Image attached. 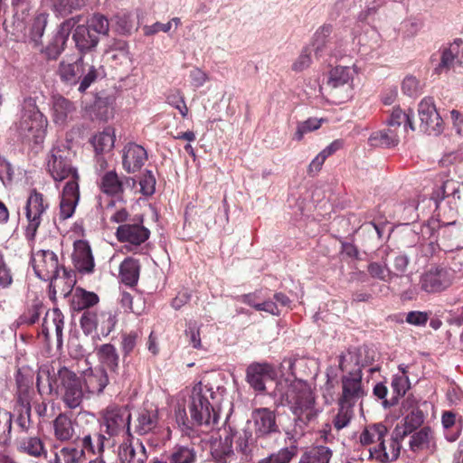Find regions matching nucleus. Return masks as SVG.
Masks as SVG:
<instances>
[{
    "instance_id": "f257e3e1",
    "label": "nucleus",
    "mask_w": 463,
    "mask_h": 463,
    "mask_svg": "<svg viewBox=\"0 0 463 463\" xmlns=\"http://www.w3.org/2000/svg\"><path fill=\"white\" fill-rule=\"evenodd\" d=\"M295 362L293 358H285L281 362L279 372L282 379L278 383V392L281 403L288 406L294 415V429L286 431V434L289 439L296 441L304 435L305 429L317 420L321 411L317 406L315 390L311 384L295 377Z\"/></svg>"
},
{
    "instance_id": "f03ea898",
    "label": "nucleus",
    "mask_w": 463,
    "mask_h": 463,
    "mask_svg": "<svg viewBox=\"0 0 463 463\" xmlns=\"http://www.w3.org/2000/svg\"><path fill=\"white\" fill-rule=\"evenodd\" d=\"M214 399L215 392L209 383L199 382L193 387L187 407L194 423L210 426L217 422L218 415L213 404Z\"/></svg>"
},
{
    "instance_id": "7ed1b4c3",
    "label": "nucleus",
    "mask_w": 463,
    "mask_h": 463,
    "mask_svg": "<svg viewBox=\"0 0 463 463\" xmlns=\"http://www.w3.org/2000/svg\"><path fill=\"white\" fill-rule=\"evenodd\" d=\"M355 74L354 67L335 66L332 68L327 73L325 84L327 100L335 104L349 100L353 96Z\"/></svg>"
},
{
    "instance_id": "20e7f679",
    "label": "nucleus",
    "mask_w": 463,
    "mask_h": 463,
    "mask_svg": "<svg viewBox=\"0 0 463 463\" xmlns=\"http://www.w3.org/2000/svg\"><path fill=\"white\" fill-rule=\"evenodd\" d=\"M53 386L67 408L72 410L80 407L84 392L81 380L73 371L66 366L59 368L57 373L51 377L50 387Z\"/></svg>"
},
{
    "instance_id": "39448f33",
    "label": "nucleus",
    "mask_w": 463,
    "mask_h": 463,
    "mask_svg": "<svg viewBox=\"0 0 463 463\" xmlns=\"http://www.w3.org/2000/svg\"><path fill=\"white\" fill-rule=\"evenodd\" d=\"M47 119L38 109L33 99L24 103L21 119L17 125L19 135L38 144L43 140L47 128Z\"/></svg>"
},
{
    "instance_id": "423d86ee",
    "label": "nucleus",
    "mask_w": 463,
    "mask_h": 463,
    "mask_svg": "<svg viewBox=\"0 0 463 463\" xmlns=\"http://www.w3.org/2000/svg\"><path fill=\"white\" fill-rule=\"evenodd\" d=\"M61 80L68 85L80 82L79 91L84 92L97 79V70L94 65L85 62L82 58L73 62L62 60L58 68Z\"/></svg>"
},
{
    "instance_id": "0eeeda50",
    "label": "nucleus",
    "mask_w": 463,
    "mask_h": 463,
    "mask_svg": "<svg viewBox=\"0 0 463 463\" xmlns=\"http://www.w3.org/2000/svg\"><path fill=\"white\" fill-rule=\"evenodd\" d=\"M131 413L127 406L110 404L101 412V425L109 437H131Z\"/></svg>"
},
{
    "instance_id": "6e6552de",
    "label": "nucleus",
    "mask_w": 463,
    "mask_h": 463,
    "mask_svg": "<svg viewBox=\"0 0 463 463\" xmlns=\"http://www.w3.org/2000/svg\"><path fill=\"white\" fill-rule=\"evenodd\" d=\"M71 151L62 147H53L47 160L48 171L56 182L68 181L78 182L77 169L71 165Z\"/></svg>"
},
{
    "instance_id": "1a4fd4ad",
    "label": "nucleus",
    "mask_w": 463,
    "mask_h": 463,
    "mask_svg": "<svg viewBox=\"0 0 463 463\" xmlns=\"http://www.w3.org/2000/svg\"><path fill=\"white\" fill-rule=\"evenodd\" d=\"M32 265L36 276L44 281H50V287L56 292L60 280L57 255L49 250H38L33 255Z\"/></svg>"
},
{
    "instance_id": "9d476101",
    "label": "nucleus",
    "mask_w": 463,
    "mask_h": 463,
    "mask_svg": "<svg viewBox=\"0 0 463 463\" xmlns=\"http://www.w3.org/2000/svg\"><path fill=\"white\" fill-rule=\"evenodd\" d=\"M401 413L404 417L396 425L394 431H396L398 439H404L421 426L424 421V414L418 406V401L411 395L402 402Z\"/></svg>"
},
{
    "instance_id": "9b49d317",
    "label": "nucleus",
    "mask_w": 463,
    "mask_h": 463,
    "mask_svg": "<svg viewBox=\"0 0 463 463\" xmlns=\"http://www.w3.org/2000/svg\"><path fill=\"white\" fill-rule=\"evenodd\" d=\"M362 371L344 373L341 377V394L339 402L355 405L359 400L366 395V390L363 383Z\"/></svg>"
},
{
    "instance_id": "f8f14e48",
    "label": "nucleus",
    "mask_w": 463,
    "mask_h": 463,
    "mask_svg": "<svg viewBox=\"0 0 463 463\" xmlns=\"http://www.w3.org/2000/svg\"><path fill=\"white\" fill-rule=\"evenodd\" d=\"M420 288L427 293L441 292L452 284L450 272L441 267H431L420 276Z\"/></svg>"
},
{
    "instance_id": "ddd939ff",
    "label": "nucleus",
    "mask_w": 463,
    "mask_h": 463,
    "mask_svg": "<svg viewBox=\"0 0 463 463\" xmlns=\"http://www.w3.org/2000/svg\"><path fill=\"white\" fill-rule=\"evenodd\" d=\"M420 130L429 135H439L442 131V119L432 99L426 98L419 104Z\"/></svg>"
},
{
    "instance_id": "4468645a",
    "label": "nucleus",
    "mask_w": 463,
    "mask_h": 463,
    "mask_svg": "<svg viewBox=\"0 0 463 463\" xmlns=\"http://www.w3.org/2000/svg\"><path fill=\"white\" fill-rule=\"evenodd\" d=\"M44 204L43 194L33 191L29 196L26 203V218L28 225L26 227V237L29 240H33L38 227L41 223V216L47 208Z\"/></svg>"
},
{
    "instance_id": "2eb2a0df",
    "label": "nucleus",
    "mask_w": 463,
    "mask_h": 463,
    "mask_svg": "<svg viewBox=\"0 0 463 463\" xmlns=\"http://www.w3.org/2000/svg\"><path fill=\"white\" fill-rule=\"evenodd\" d=\"M150 235V232L143 225V220L138 218L136 222H127L118 227L117 239L121 242H127L133 247L144 243Z\"/></svg>"
},
{
    "instance_id": "dca6fc26",
    "label": "nucleus",
    "mask_w": 463,
    "mask_h": 463,
    "mask_svg": "<svg viewBox=\"0 0 463 463\" xmlns=\"http://www.w3.org/2000/svg\"><path fill=\"white\" fill-rule=\"evenodd\" d=\"M53 436L61 442L75 441L80 439L81 430L67 413H60L52 421Z\"/></svg>"
},
{
    "instance_id": "f3484780",
    "label": "nucleus",
    "mask_w": 463,
    "mask_h": 463,
    "mask_svg": "<svg viewBox=\"0 0 463 463\" xmlns=\"http://www.w3.org/2000/svg\"><path fill=\"white\" fill-rule=\"evenodd\" d=\"M83 416L90 418L91 420L90 422L89 419H86V421L90 424L86 429L83 428L81 430L80 438L82 445L81 449H83V451L86 449L93 454H99L104 450V441L106 437L97 431V423L92 414L84 413Z\"/></svg>"
},
{
    "instance_id": "a211bd4d",
    "label": "nucleus",
    "mask_w": 463,
    "mask_h": 463,
    "mask_svg": "<svg viewBox=\"0 0 463 463\" xmlns=\"http://www.w3.org/2000/svg\"><path fill=\"white\" fill-rule=\"evenodd\" d=\"M254 432L258 438L267 437L279 431L275 412L268 408L255 409L251 412Z\"/></svg>"
},
{
    "instance_id": "6ab92c4d",
    "label": "nucleus",
    "mask_w": 463,
    "mask_h": 463,
    "mask_svg": "<svg viewBox=\"0 0 463 463\" xmlns=\"http://www.w3.org/2000/svg\"><path fill=\"white\" fill-rule=\"evenodd\" d=\"M136 181L132 177H119L115 171H109L100 179V190L112 196H121L126 189H133Z\"/></svg>"
},
{
    "instance_id": "aec40b11",
    "label": "nucleus",
    "mask_w": 463,
    "mask_h": 463,
    "mask_svg": "<svg viewBox=\"0 0 463 463\" xmlns=\"http://www.w3.org/2000/svg\"><path fill=\"white\" fill-rule=\"evenodd\" d=\"M80 21V16L72 17L63 22L57 33L54 34L52 42L45 48L44 52L49 59L55 60L64 49V45L71 30Z\"/></svg>"
},
{
    "instance_id": "412c9836",
    "label": "nucleus",
    "mask_w": 463,
    "mask_h": 463,
    "mask_svg": "<svg viewBox=\"0 0 463 463\" xmlns=\"http://www.w3.org/2000/svg\"><path fill=\"white\" fill-rule=\"evenodd\" d=\"M234 433L231 429H223L219 439L212 443L211 453L217 463H232L235 460L232 449Z\"/></svg>"
},
{
    "instance_id": "4be33fe9",
    "label": "nucleus",
    "mask_w": 463,
    "mask_h": 463,
    "mask_svg": "<svg viewBox=\"0 0 463 463\" xmlns=\"http://www.w3.org/2000/svg\"><path fill=\"white\" fill-rule=\"evenodd\" d=\"M275 377L276 373L274 369L268 364H253L247 368V382L258 392L265 391L266 383L272 382Z\"/></svg>"
},
{
    "instance_id": "5701e85b",
    "label": "nucleus",
    "mask_w": 463,
    "mask_h": 463,
    "mask_svg": "<svg viewBox=\"0 0 463 463\" xmlns=\"http://www.w3.org/2000/svg\"><path fill=\"white\" fill-rule=\"evenodd\" d=\"M82 381L86 392L99 395L109 384V376L104 367H90L83 371Z\"/></svg>"
},
{
    "instance_id": "b1692460",
    "label": "nucleus",
    "mask_w": 463,
    "mask_h": 463,
    "mask_svg": "<svg viewBox=\"0 0 463 463\" xmlns=\"http://www.w3.org/2000/svg\"><path fill=\"white\" fill-rule=\"evenodd\" d=\"M122 153V165L128 173L140 170L147 159L146 151L135 143L126 145Z\"/></svg>"
},
{
    "instance_id": "393cba45",
    "label": "nucleus",
    "mask_w": 463,
    "mask_h": 463,
    "mask_svg": "<svg viewBox=\"0 0 463 463\" xmlns=\"http://www.w3.org/2000/svg\"><path fill=\"white\" fill-rule=\"evenodd\" d=\"M80 199L79 184L75 181H68L62 190L59 217L61 220L71 218Z\"/></svg>"
},
{
    "instance_id": "a878e982",
    "label": "nucleus",
    "mask_w": 463,
    "mask_h": 463,
    "mask_svg": "<svg viewBox=\"0 0 463 463\" xmlns=\"http://www.w3.org/2000/svg\"><path fill=\"white\" fill-rule=\"evenodd\" d=\"M402 439H398L396 431L393 430L392 437L388 446L384 441H381L378 447L369 449L370 457L375 458L381 463H386L397 459L400 456Z\"/></svg>"
},
{
    "instance_id": "bb28decb",
    "label": "nucleus",
    "mask_w": 463,
    "mask_h": 463,
    "mask_svg": "<svg viewBox=\"0 0 463 463\" xmlns=\"http://www.w3.org/2000/svg\"><path fill=\"white\" fill-rule=\"evenodd\" d=\"M76 108L72 102L62 96H53L52 100V118L54 124L65 126L72 118Z\"/></svg>"
},
{
    "instance_id": "cd10ccee",
    "label": "nucleus",
    "mask_w": 463,
    "mask_h": 463,
    "mask_svg": "<svg viewBox=\"0 0 463 463\" xmlns=\"http://www.w3.org/2000/svg\"><path fill=\"white\" fill-rule=\"evenodd\" d=\"M158 425V411L156 408H143L134 420V430L138 435L152 432Z\"/></svg>"
},
{
    "instance_id": "c85d7f7f",
    "label": "nucleus",
    "mask_w": 463,
    "mask_h": 463,
    "mask_svg": "<svg viewBox=\"0 0 463 463\" xmlns=\"http://www.w3.org/2000/svg\"><path fill=\"white\" fill-rule=\"evenodd\" d=\"M72 260L80 271L91 272L93 270L94 259L87 241L79 240L74 242Z\"/></svg>"
},
{
    "instance_id": "c756f323",
    "label": "nucleus",
    "mask_w": 463,
    "mask_h": 463,
    "mask_svg": "<svg viewBox=\"0 0 463 463\" xmlns=\"http://www.w3.org/2000/svg\"><path fill=\"white\" fill-rule=\"evenodd\" d=\"M457 66H463V42L461 40L455 41L443 50L440 63L437 70L441 72L444 69H455Z\"/></svg>"
},
{
    "instance_id": "7c9ffc66",
    "label": "nucleus",
    "mask_w": 463,
    "mask_h": 463,
    "mask_svg": "<svg viewBox=\"0 0 463 463\" xmlns=\"http://www.w3.org/2000/svg\"><path fill=\"white\" fill-rule=\"evenodd\" d=\"M409 446L413 452L421 450L433 452L436 449V440L433 430L430 427H423L418 431L414 430L411 436Z\"/></svg>"
},
{
    "instance_id": "2f4dec72",
    "label": "nucleus",
    "mask_w": 463,
    "mask_h": 463,
    "mask_svg": "<svg viewBox=\"0 0 463 463\" xmlns=\"http://www.w3.org/2000/svg\"><path fill=\"white\" fill-rule=\"evenodd\" d=\"M106 57L116 66H128L131 63L128 46L125 41L114 40L105 52Z\"/></svg>"
},
{
    "instance_id": "473e14b6",
    "label": "nucleus",
    "mask_w": 463,
    "mask_h": 463,
    "mask_svg": "<svg viewBox=\"0 0 463 463\" xmlns=\"http://www.w3.org/2000/svg\"><path fill=\"white\" fill-rule=\"evenodd\" d=\"M119 457L128 463H145L148 455L144 444L137 441L121 446L119 448Z\"/></svg>"
},
{
    "instance_id": "72a5a7b5",
    "label": "nucleus",
    "mask_w": 463,
    "mask_h": 463,
    "mask_svg": "<svg viewBox=\"0 0 463 463\" xmlns=\"http://www.w3.org/2000/svg\"><path fill=\"white\" fill-rule=\"evenodd\" d=\"M73 40L80 51H88L94 48L99 43L97 33H93L87 24H78L73 33Z\"/></svg>"
},
{
    "instance_id": "f704fd0d",
    "label": "nucleus",
    "mask_w": 463,
    "mask_h": 463,
    "mask_svg": "<svg viewBox=\"0 0 463 463\" xmlns=\"http://www.w3.org/2000/svg\"><path fill=\"white\" fill-rule=\"evenodd\" d=\"M63 326L64 317L58 308H53L46 313L43 324V331L48 334L54 330L58 342L61 341Z\"/></svg>"
},
{
    "instance_id": "c9c22d12",
    "label": "nucleus",
    "mask_w": 463,
    "mask_h": 463,
    "mask_svg": "<svg viewBox=\"0 0 463 463\" xmlns=\"http://www.w3.org/2000/svg\"><path fill=\"white\" fill-rule=\"evenodd\" d=\"M400 136V131L388 128L386 130L373 133L369 143L373 146H394L399 143Z\"/></svg>"
},
{
    "instance_id": "e433bc0d",
    "label": "nucleus",
    "mask_w": 463,
    "mask_h": 463,
    "mask_svg": "<svg viewBox=\"0 0 463 463\" xmlns=\"http://www.w3.org/2000/svg\"><path fill=\"white\" fill-rule=\"evenodd\" d=\"M388 430L383 423L368 425L360 434V442L363 445H370L375 442L384 441Z\"/></svg>"
},
{
    "instance_id": "4c0bfd02",
    "label": "nucleus",
    "mask_w": 463,
    "mask_h": 463,
    "mask_svg": "<svg viewBox=\"0 0 463 463\" xmlns=\"http://www.w3.org/2000/svg\"><path fill=\"white\" fill-rule=\"evenodd\" d=\"M197 452L193 445H176L168 457V463H195Z\"/></svg>"
},
{
    "instance_id": "58836bf2",
    "label": "nucleus",
    "mask_w": 463,
    "mask_h": 463,
    "mask_svg": "<svg viewBox=\"0 0 463 463\" xmlns=\"http://www.w3.org/2000/svg\"><path fill=\"white\" fill-rule=\"evenodd\" d=\"M337 412L334 416L332 424L336 430L346 428L354 417V406L337 401Z\"/></svg>"
},
{
    "instance_id": "ea45409f",
    "label": "nucleus",
    "mask_w": 463,
    "mask_h": 463,
    "mask_svg": "<svg viewBox=\"0 0 463 463\" xmlns=\"http://www.w3.org/2000/svg\"><path fill=\"white\" fill-rule=\"evenodd\" d=\"M332 457V451L325 446L312 447L305 451L298 463H329Z\"/></svg>"
},
{
    "instance_id": "a19ab883",
    "label": "nucleus",
    "mask_w": 463,
    "mask_h": 463,
    "mask_svg": "<svg viewBox=\"0 0 463 463\" xmlns=\"http://www.w3.org/2000/svg\"><path fill=\"white\" fill-rule=\"evenodd\" d=\"M408 127L411 130H415L411 116L400 109H394L388 119V128L400 131V135H402Z\"/></svg>"
},
{
    "instance_id": "79ce46f5",
    "label": "nucleus",
    "mask_w": 463,
    "mask_h": 463,
    "mask_svg": "<svg viewBox=\"0 0 463 463\" xmlns=\"http://www.w3.org/2000/svg\"><path fill=\"white\" fill-rule=\"evenodd\" d=\"M119 276L123 283L133 286L139 277V265L137 260L127 258L120 265Z\"/></svg>"
},
{
    "instance_id": "37998d69",
    "label": "nucleus",
    "mask_w": 463,
    "mask_h": 463,
    "mask_svg": "<svg viewBox=\"0 0 463 463\" xmlns=\"http://www.w3.org/2000/svg\"><path fill=\"white\" fill-rule=\"evenodd\" d=\"M97 355L99 362L111 372H116L118 368L119 357L114 345L110 344L100 345L97 350Z\"/></svg>"
},
{
    "instance_id": "c03bdc74",
    "label": "nucleus",
    "mask_w": 463,
    "mask_h": 463,
    "mask_svg": "<svg viewBox=\"0 0 463 463\" xmlns=\"http://www.w3.org/2000/svg\"><path fill=\"white\" fill-rule=\"evenodd\" d=\"M91 143L97 153L111 151L115 143L114 130L110 128L104 129L92 137Z\"/></svg>"
},
{
    "instance_id": "a18cd8bd",
    "label": "nucleus",
    "mask_w": 463,
    "mask_h": 463,
    "mask_svg": "<svg viewBox=\"0 0 463 463\" xmlns=\"http://www.w3.org/2000/svg\"><path fill=\"white\" fill-rule=\"evenodd\" d=\"M339 369L345 373L362 371L359 354L356 349H348L339 356Z\"/></svg>"
},
{
    "instance_id": "49530a36",
    "label": "nucleus",
    "mask_w": 463,
    "mask_h": 463,
    "mask_svg": "<svg viewBox=\"0 0 463 463\" xmlns=\"http://www.w3.org/2000/svg\"><path fill=\"white\" fill-rule=\"evenodd\" d=\"M99 301L98 296L93 292L86 291L77 288L72 296V307L75 310L87 309L94 306Z\"/></svg>"
},
{
    "instance_id": "de8ad7c7",
    "label": "nucleus",
    "mask_w": 463,
    "mask_h": 463,
    "mask_svg": "<svg viewBox=\"0 0 463 463\" xmlns=\"http://www.w3.org/2000/svg\"><path fill=\"white\" fill-rule=\"evenodd\" d=\"M20 449L33 457H47L44 443L39 437L24 438L20 443Z\"/></svg>"
},
{
    "instance_id": "09e8293b",
    "label": "nucleus",
    "mask_w": 463,
    "mask_h": 463,
    "mask_svg": "<svg viewBox=\"0 0 463 463\" xmlns=\"http://www.w3.org/2000/svg\"><path fill=\"white\" fill-rule=\"evenodd\" d=\"M83 456V449L72 446H65L55 452L53 460L57 463H80Z\"/></svg>"
},
{
    "instance_id": "8fccbe9b",
    "label": "nucleus",
    "mask_w": 463,
    "mask_h": 463,
    "mask_svg": "<svg viewBox=\"0 0 463 463\" xmlns=\"http://www.w3.org/2000/svg\"><path fill=\"white\" fill-rule=\"evenodd\" d=\"M46 24V14H40L34 18L29 33L30 42L33 43L34 47L42 46V37L43 35Z\"/></svg>"
},
{
    "instance_id": "3c124183",
    "label": "nucleus",
    "mask_w": 463,
    "mask_h": 463,
    "mask_svg": "<svg viewBox=\"0 0 463 463\" xmlns=\"http://www.w3.org/2000/svg\"><path fill=\"white\" fill-rule=\"evenodd\" d=\"M409 264H410V258L407 255H405V254L396 255L393 258V260L392 261V266L390 268L392 279L393 280L395 278L410 279V276L407 274Z\"/></svg>"
},
{
    "instance_id": "603ef678",
    "label": "nucleus",
    "mask_w": 463,
    "mask_h": 463,
    "mask_svg": "<svg viewBox=\"0 0 463 463\" xmlns=\"http://www.w3.org/2000/svg\"><path fill=\"white\" fill-rule=\"evenodd\" d=\"M399 370L401 372L395 374L392 380V388L397 396H403L410 389L411 383L405 371V366L403 364L400 365Z\"/></svg>"
},
{
    "instance_id": "864d4df0",
    "label": "nucleus",
    "mask_w": 463,
    "mask_h": 463,
    "mask_svg": "<svg viewBox=\"0 0 463 463\" xmlns=\"http://www.w3.org/2000/svg\"><path fill=\"white\" fill-rule=\"evenodd\" d=\"M12 415L10 412L0 410V445L6 446L11 441Z\"/></svg>"
},
{
    "instance_id": "5fc2aeb1",
    "label": "nucleus",
    "mask_w": 463,
    "mask_h": 463,
    "mask_svg": "<svg viewBox=\"0 0 463 463\" xmlns=\"http://www.w3.org/2000/svg\"><path fill=\"white\" fill-rule=\"evenodd\" d=\"M295 456L294 448H283L269 456L261 458L258 463H289Z\"/></svg>"
},
{
    "instance_id": "6e6d98bb",
    "label": "nucleus",
    "mask_w": 463,
    "mask_h": 463,
    "mask_svg": "<svg viewBox=\"0 0 463 463\" xmlns=\"http://www.w3.org/2000/svg\"><path fill=\"white\" fill-rule=\"evenodd\" d=\"M322 121L323 118H310L299 122L294 134V139L298 141L302 140L306 134L318 129L321 127Z\"/></svg>"
},
{
    "instance_id": "4d7b16f0",
    "label": "nucleus",
    "mask_w": 463,
    "mask_h": 463,
    "mask_svg": "<svg viewBox=\"0 0 463 463\" xmlns=\"http://www.w3.org/2000/svg\"><path fill=\"white\" fill-rule=\"evenodd\" d=\"M458 248H461L459 244L446 245L445 243H442V245H439L436 241H430L420 245V252L426 258L433 256L439 250L452 251L454 249Z\"/></svg>"
},
{
    "instance_id": "13d9d810",
    "label": "nucleus",
    "mask_w": 463,
    "mask_h": 463,
    "mask_svg": "<svg viewBox=\"0 0 463 463\" xmlns=\"http://www.w3.org/2000/svg\"><path fill=\"white\" fill-rule=\"evenodd\" d=\"M86 24L93 33H97V37L106 35L109 29L108 19L99 14H94L87 21Z\"/></svg>"
},
{
    "instance_id": "bf43d9fd",
    "label": "nucleus",
    "mask_w": 463,
    "mask_h": 463,
    "mask_svg": "<svg viewBox=\"0 0 463 463\" xmlns=\"http://www.w3.org/2000/svg\"><path fill=\"white\" fill-rule=\"evenodd\" d=\"M367 271L373 279H377L384 282L392 281L390 268H387L386 265H383L378 262H371L367 267Z\"/></svg>"
},
{
    "instance_id": "052dcab7",
    "label": "nucleus",
    "mask_w": 463,
    "mask_h": 463,
    "mask_svg": "<svg viewBox=\"0 0 463 463\" xmlns=\"http://www.w3.org/2000/svg\"><path fill=\"white\" fill-rule=\"evenodd\" d=\"M311 53V47H304L299 55L293 61L291 65L292 71L295 72H301L309 68L312 62Z\"/></svg>"
},
{
    "instance_id": "680f3d73",
    "label": "nucleus",
    "mask_w": 463,
    "mask_h": 463,
    "mask_svg": "<svg viewBox=\"0 0 463 463\" xmlns=\"http://www.w3.org/2000/svg\"><path fill=\"white\" fill-rule=\"evenodd\" d=\"M99 315L93 311L86 310L80 318V326L85 334H90L98 328Z\"/></svg>"
},
{
    "instance_id": "e2e57ef3",
    "label": "nucleus",
    "mask_w": 463,
    "mask_h": 463,
    "mask_svg": "<svg viewBox=\"0 0 463 463\" xmlns=\"http://www.w3.org/2000/svg\"><path fill=\"white\" fill-rule=\"evenodd\" d=\"M167 103L180 112V114L184 118L188 113V109L185 104L183 94L180 90H174L170 92L166 98Z\"/></svg>"
},
{
    "instance_id": "0e129e2a",
    "label": "nucleus",
    "mask_w": 463,
    "mask_h": 463,
    "mask_svg": "<svg viewBox=\"0 0 463 463\" xmlns=\"http://www.w3.org/2000/svg\"><path fill=\"white\" fill-rule=\"evenodd\" d=\"M116 325V317L110 312H105L99 315L98 327L99 326L100 334L108 335Z\"/></svg>"
},
{
    "instance_id": "69168bd1",
    "label": "nucleus",
    "mask_w": 463,
    "mask_h": 463,
    "mask_svg": "<svg viewBox=\"0 0 463 463\" xmlns=\"http://www.w3.org/2000/svg\"><path fill=\"white\" fill-rule=\"evenodd\" d=\"M430 315L423 311H411L407 314L405 321L408 324L422 326H425L429 320Z\"/></svg>"
},
{
    "instance_id": "338daca9",
    "label": "nucleus",
    "mask_w": 463,
    "mask_h": 463,
    "mask_svg": "<svg viewBox=\"0 0 463 463\" xmlns=\"http://www.w3.org/2000/svg\"><path fill=\"white\" fill-rule=\"evenodd\" d=\"M140 191L145 195H151L155 192L156 179L150 171H147L139 181Z\"/></svg>"
},
{
    "instance_id": "774afa93",
    "label": "nucleus",
    "mask_w": 463,
    "mask_h": 463,
    "mask_svg": "<svg viewBox=\"0 0 463 463\" xmlns=\"http://www.w3.org/2000/svg\"><path fill=\"white\" fill-rule=\"evenodd\" d=\"M402 89L408 96H414L420 91V84L414 76H407L402 81Z\"/></svg>"
}]
</instances>
